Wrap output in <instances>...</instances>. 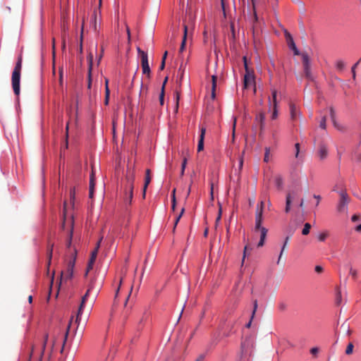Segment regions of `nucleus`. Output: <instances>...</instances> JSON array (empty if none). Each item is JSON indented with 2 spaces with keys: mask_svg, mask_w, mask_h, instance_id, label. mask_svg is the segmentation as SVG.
<instances>
[{
  "mask_svg": "<svg viewBox=\"0 0 361 361\" xmlns=\"http://www.w3.org/2000/svg\"><path fill=\"white\" fill-rule=\"evenodd\" d=\"M264 203L263 201H261L260 205L257 206L256 211V218H255V230H257L260 225L262 223V214H263V209H264Z\"/></svg>",
  "mask_w": 361,
  "mask_h": 361,
  "instance_id": "9d476101",
  "label": "nucleus"
},
{
  "mask_svg": "<svg viewBox=\"0 0 361 361\" xmlns=\"http://www.w3.org/2000/svg\"><path fill=\"white\" fill-rule=\"evenodd\" d=\"M213 190H214V185H213V183H211L210 194H211V197L212 199H213Z\"/></svg>",
  "mask_w": 361,
  "mask_h": 361,
  "instance_id": "680f3d73",
  "label": "nucleus"
},
{
  "mask_svg": "<svg viewBox=\"0 0 361 361\" xmlns=\"http://www.w3.org/2000/svg\"><path fill=\"white\" fill-rule=\"evenodd\" d=\"M47 338H48V336L46 335L45 336V338H44V343H43V349L40 352V357L38 358V361H40V360H41L42 355L43 352H44V349L45 345H46V342H47Z\"/></svg>",
  "mask_w": 361,
  "mask_h": 361,
  "instance_id": "3c124183",
  "label": "nucleus"
},
{
  "mask_svg": "<svg viewBox=\"0 0 361 361\" xmlns=\"http://www.w3.org/2000/svg\"><path fill=\"white\" fill-rule=\"evenodd\" d=\"M304 203H305L304 200L302 199L300 202L299 207H301V208H303L304 207Z\"/></svg>",
  "mask_w": 361,
  "mask_h": 361,
  "instance_id": "774afa93",
  "label": "nucleus"
},
{
  "mask_svg": "<svg viewBox=\"0 0 361 361\" xmlns=\"http://www.w3.org/2000/svg\"><path fill=\"white\" fill-rule=\"evenodd\" d=\"M330 116L334 126H336V123L335 120V111L333 107H330Z\"/></svg>",
  "mask_w": 361,
  "mask_h": 361,
  "instance_id": "37998d69",
  "label": "nucleus"
},
{
  "mask_svg": "<svg viewBox=\"0 0 361 361\" xmlns=\"http://www.w3.org/2000/svg\"><path fill=\"white\" fill-rule=\"evenodd\" d=\"M200 132H201V133L200 135V139H199L198 145H197V151L198 152H200V151L203 150V149H204V135L206 133V129L202 127L200 129Z\"/></svg>",
  "mask_w": 361,
  "mask_h": 361,
  "instance_id": "6ab92c4d",
  "label": "nucleus"
},
{
  "mask_svg": "<svg viewBox=\"0 0 361 361\" xmlns=\"http://www.w3.org/2000/svg\"><path fill=\"white\" fill-rule=\"evenodd\" d=\"M275 184L278 189L281 190L283 187V178L281 176L275 177Z\"/></svg>",
  "mask_w": 361,
  "mask_h": 361,
  "instance_id": "c756f323",
  "label": "nucleus"
},
{
  "mask_svg": "<svg viewBox=\"0 0 361 361\" xmlns=\"http://www.w3.org/2000/svg\"><path fill=\"white\" fill-rule=\"evenodd\" d=\"M95 279H92L89 284V287H88V289L86 292V293L83 295V297L82 298V300H81V302L82 303H85L87 300V298L89 296V294H90V292L94 288V282H95Z\"/></svg>",
  "mask_w": 361,
  "mask_h": 361,
  "instance_id": "5701e85b",
  "label": "nucleus"
},
{
  "mask_svg": "<svg viewBox=\"0 0 361 361\" xmlns=\"http://www.w3.org/2000/svg\"><path fill=\"white\" fill-rule=\"evenodd\" d=\"M94 175L93 171L92 172L90 175V191H89V197L90 198H93L94 196Z\"/></svg>",
  "mask_w": 361,
  "mask_h": 361,
  "instance_id": "b1692460",
  "label": "nucleus"
},
{
  "mask_svg": "<svg viewBox=\"0 0 361 361\" xmlns=\"http://www.w3.org/2000/svg\"><path fill=\"white\" fill-rule=\"evenodd\" d=\"M159 102L160 104L162 106L164 102V86L161 87V91L159 95Z\"/></svg>",
  "mask_w": 361,
  "mask_h": 361,
  "instance_id": "c03bdc74",
  "label": "nucleus"
},
{
  "mask_svg": "<svg viewBox=\"0 0 361 361\" xmlns=\"http://www.w3.org/2000/svg\"><path fill=\"white\" fill-rule=\"evenodd\" d=\"M102 240V237L99 240V241L97 243L96 247L91 253V257L89 260L87 268L86 275L87 274V272L90 271V270L92 269L93 265L94 264V262H95L97 256L98 250L99 248L100 243Z\"/></svg>",
  "mask_w": 361,
  "mask_h": 361,
  "instance_id": "6e6552de",
  "label": "nucleus"
},
{
  "mask_svg": "<svg viewBox=\"0 0 361 361\" xmlns=\"http://www.w3.org/2000/svg\"><path fill=\"white\" fill-rule=\"evenodd\" d=\"M88 60V83L87 88L90 89L92 85V63H93V56L90 53L87 56Z\"/></svg>",
  "mask_w": 361,
  "mask_h": 361,
  "instance_id": "2eb2a0df",
  "label": "nucleus"
},
{
  "mask_svg": "<svg viewBox=\"0 0 361 361\" xmlns=\"http://www.w3.org/2000/svg\"><path fill=\"white\" fill-rule=\"evenodd\" d=\"M345 67V63L343 61H338L336 62V68L337 69H338L339 71H342Z\"/></svg>",
  "mask_w": 361,
  "mask_h": 361,
  "instance_id": "a18cd8bd",
  "label": "nucleus"
},
{
  "mask_svg": "<svg viewBox=\"0 0 361 361\" xmlns=\"http://www.w3.org/2000/svg\"><path fill=\"white\" fill-rule=\"evenodd\" d=\"M216 80L217 77L216 75L212 76V97L214 99L216 97L215 91L216 87Z\"/></svg>",
  "mask_w": 361,
  "mask_h": 361,
  "instance_id": "a878e982",
  "label": "nucleus"
},
{
  "mask_svg": "<svg viewBox=\"0 0 361 361\" xmlns=\"http://www.w3.org/2000/svg\"><path fill=\"white\" fill-rule=\"evenodd\" d=\"M269 153H270V148L269 147H265V153H264V162H269Z\"/></svg>",
  "mask_w": 361,
  "mask_h": 361,
  "instance_id": "e433bc0d",
  "label": "nucleus"
},
{
  "mask_svg": "<svg viewBox=\"0 0 361 361\" xmlns=\"http://www.w3.org/2000/svg\"><path fill=\"white\" fill-rule=\"evenodd\" d=\"M286 305L284 303L279 304V309L283 311V310H286Z\"/></svg>",
  "mask_w": 361,
  "mask_h": 361,
  "instance_id": "bf43d9fd",
  "label": "nucleus"
},
{
  "mask_svg": "<svg viewBox=\"0 0 361 361\" xmlns=\"http://www.w3.org/2000/svg\"><path fill=\"white\" fill-rule=\"evenodd\" d=\"M299 194L298 190H293L290 191H288L286 195V208L285 212L286 213H288L290 210V204L293 200L295 199Z\"/></svg>",
  "mask_w": 361,
  "mask_h": 361,
  "instance_id": "0eeeda50",
  "label": "nucleus"
},
{
  "mask_svg": "<svg viewBox=\"0 0 361 361\" xmlns=\"http://www.w3.org/2000/svg\"><path fill=\"white\" fill-rule=\"evenodd\" d=\"M75 258H76V250H74V253L73 254V259H71L67 264V269L66 271H61V279L62 280H68L71 279L73 274V268L75 266Z\"/></svg>",
  "mask_w": 361,
  "mask_h": 361,
  "instance_id": "7ed1b4c3",
  "label": "nucleus"
},
{
  "mask_svg": "<svg viewBox=\"0 0 361 361\" xmlns=\"http://www.w3.org/2000/svg\"><path fill=\"white\" fill-rule=\"evenodd\" d=\"M180 99V94L178 92H176V107H175V111L177 112L178 109V102Z\"/></svg>",
  "mask_w": 361,
  "mask_h": 361,
  "instance_id": "49530a36",
  "label": "nucleus"
},
{
  "mask_svg": "<svg viewBox=\"0 0 361 361\" xmlns=\"http://www.w3.org/2000/svg\"><path fill=\"white\" fill-rule=\"evenodd\" d=\"M141 65L143 74H147L149 75L150 73V68L148 63V56L147 53L142 54Z\"/></svg>",
  "mask_w": 361,
  "mask_h": 361,
  "instance_id": "ddd939ff",
  "label": "nucleus"
},
{
  "mask_svg": "<svg viewBox=\"0 0 361 361\" xmlns=\"http://www.w3.org/2000/svg\"><path fill=\"white\" fill-rule=\"evenodd\" d=\"M175 193H176V189H173V191H172V205H171V208H172L173 211L175 210L176 205V200Z\"/></svg>",
  "mask_w": 361,
  "mask_h": 361,
  "instance_id": "f704fd0d",
  "label": "nucleus"
},
{
  "mask_svg": "<svg viewBox=\"0 0 361 361\" xmlns=\"http://www.w3.org/2000/svg\"><path fill=\"white\" fill-rule=\"evenodd\" d=\"M276 94V90H274L272 91L273 104H271L270 98L269 99V106L270 108L271 106L273 107V112L271 114V119L273 120L276 119L278 116Z\"/></svg>",
  "mask_w": 361,
  "mask_h": 361,
  "instance_id": "f8f14e48",
  "label": "nucleus"
},
{
  "mask_svg": "<svg viewBox=\"0 0 361 361\" xmlns=\"http://www.w3.org/2000/svg\"><path fill=\"white\" fill-rule=\"evenodd\" d=\"M109 95H110V90L109 89V87H106L105 88V101H104V103L106 105H107L109 104Z\"/></svg>",
  "mask_w": 361,
  "mask_h": 361,
  "instance_id": "ea45409f",
  "label": "nucleus"
},
{
  "mask_svg": "<svg viewBox=\"0 0 361 361\" xmlns=\"http://www.w3.org/2000/svg\"><path fill=\"white\" fill-rule=\"evenodd\" d=\"M59 81H60V83L62 84V82H63V73H62V71H61L60 73H59Z\"/></svg>",
  "mask_w": 361,
  "mask_h": 361,
  "instance_id": "052dcab7",
  "label": "nucleus"
},
{
  "mask_svg": "<svg viewBox=\"0 0 361 361\" xmlns=\"http://www.w3.org/2000/svg\"><path fill=\"white\" fill-rule=\"evenodd\" d=\"M150 182H151L150 170L147 169L146 172H145V184H144V187H143V194H142L144 198L145 197L147 188L148 185L150 183Z\"/></svg>",
  "mask_w": 361,
  "mask_h": 361,
  "instance_id": "4be33fe9",
  "label": "nucleus"
},
{
  "mask_svg": "<svg viewBox=\"0 0 361 361\" xmlns=\"http://www.w3.org/2000/svg\"><path fill=\"white\" fill-rule=\"evenodd\" d=\"M251 1H252V5H253L255 20L257 21V13L255 11V0H251Z\"/></svg>",
  "mask_w": 361,
  "mask_h": 361,
  "instance_id": "5fc2aeb1",
  "label": "nucleus"
},
{
  "mask_svg": "<svg viewBox=\"0 0 361 361\" xmlns=\"http://www.w3.org/2000/svg\"><path fill=\"white\" fill-rule=\"evenodd\" d=\"M318 154L320 159H324L328 155L327 147L324 143H321L319 147Z\"/></svg>",
  "mask_w": 361,
  "mask_h": 361,
  "instance_id": "aec40b11",
  "label": "nucleus"
},
{
  "mask_svg": "<svg viewBox=\"0 0 361 361\" xmlns=\"http://www.w3.org/2000/svg\"><path fill=\"white\" fill-rule=\"evenodd\" d=\"M355 231L357 232H361V224L360 225H358L357 226H356Z\"/></svg>",
  "mask_w": 361,
  "mask_h": 361,
  "instance_id": "338daca9",
  "label": "nucleus"
},
{
  "mask_svg": "<svg viewBox=\"0 0 361 361\" xmlns=\"http://www.w3.org/2000/svg\"><path fill=\"white\" fill-rule=\"evenodd\" d=\"M258 231H260V240L257 244V247H262L264 245V240H265L268 231L266 228L262 226V224L260 225V227L257 230L255 229V232H257Z\"/></svg>",
  "mask_w": 361,
  "mask_h": 361,
  "instance_id": "f3484780",
  "label": "nucleus"
},
{
  "mask_svg": "<svg viewBox=\"0 0 361 361\" xmlns=\"http://www.w3.org/2000/svg\"><path fill=\"white\" fill-rule=\"evenodd\" d=\"M102 240V237L99 240V241L97 243L96 247L91 253V257L89 260L87 268L86 275L87 274V272L90 271V270L92 269L93 265L94 264V262H95L97 256L98 250L99 248L100 243Z\"/></svg>",
  "mask_w": 361,
  "mask_h": 361,
  "instance_id": "1a4fd4ad",
  "label": "nucleus"
},
{
  "mask_svg": "<svg viewBox=\"0 0 361 361\" xmlns=\"http://www.w3.org/2000/svg\"><path fill=\"white\" fill-rule=\"evenodd\" d=\"M167 54H168V52H167V51H165V52H164V55H163V56H162V60H161V61H164V62H166V59Z\"/></svg>",
  "mask_w": 361,
  "mask_h": 361,
  "instance_id": "e2e57ef3",
  "label": "nucleus"
},
{
  "mask_svg": "<svg viewBox=\"0 0 361 361\" xmlns=\"http://www.w3.org/2000/svg\"><path fill=\"white\" fill-rule=\"evenodd\" d=\"M360 219V216L358 214H354L352 218H351V220L353 221H357V220H359Z\"/></svg>",
  "mask_w": 361,
  "mask_h": 361,
  "instance_id": "13d9d810",
  "label": "nucleus"
},
{
  "mask_svg": "<svg viewBox=\"0 0 361 361\" xmlns=\"http://www.w3.org/2000/svg\"><path fill=\"white\" fill-rule=\"evenodd\" d=\"M183 27H184V34H183V40H182V42L180 44V47L179 49L180 54H181L185 49V42H186L187 35H188V26L186 25H184Z\"/></svg>",
  "mask_w": 361,
  "mask_h": 361,
  "instance_id": "393cba45",
  "label": "nucleus"
},
{
  "mask_svg": "<svg viewBox=\"0 0 361 361\" xmlns=\"http://www.w3.org/2000/svg\"><path fill=\"white\" fill-rule=\"evenodd\" d=\"M302 64L304 67V73L305 75V77L309 80H312V76L311 73V68H310V61L309 56L307 53H302Z\"/></svg>",
  "mask_w": 361,
  "mask_h": 361,
  "instance_id": "423d86ee",
  "label": "nucleus"
},
{
  "mask_svg": "<svg viewBox=\"0 0 361 361\" xmlns=\"http://www.w3.org/2000/svg\"><path fill=\"white\" fill-rule=\"evenodd\" d=\"M253 311H252V317H251V319L250 320V322L245 325V326L247 328H250L251 326V324H252V319H253L254 316H255V314L257 311V300H255L253 302Z\"/></svg>",
  "mask_w": 361,
  "mask_h": 361,
  "instance_id": "cd10ccee",
  "label": "nucleus"
},
{
  "mask_svg": "<svg viewBox=\"0 0 361 361\" xmlns=\"http://www.w3.org/2000/svg\"><path fill=\"white\" fill-rule=\"evenodd\" d=\"M187 161H188L187 158L184 157L183 159L182 164H181L180 176H183L184 175V172H185V167H186Z\"/></svg>",
  "mask_w": 361,
  "mask_h": 361,
  "instance_id": "c9c22d12",
  "label": "nucleus"
},
{
  "mask_svg": "<svg viewBox=\"0 0 361 361\" xmlns=\"http://www.w3.org/2000/svg\"><path fill=\"white\" fill-rule=\"evenodd\" d=\"M350 274L353 276V279H356L357 276V270L354 269L353 267L350 268L349 270Z\"/></svg>",
  "mask_w": 361,
  "mask_h": 361,
  "instance_id": "de8ad7c7",
  "label": "nucleus"
},
{
  "mask_svg": "<svg viewBox=\"0 0 361 361\" xmlns=\"http://www.w3.org/2000/svg\"><path fill=\"white\" fill-rule=\"evenodd\" d=\"M285 36L288 44V47L293 51L295 55H299L300 52L298 49H297L295 44L293 41V39L290 34L287 31L285 32Z\"/></svg>",
  "mask_w": 361,
  "mask_h": 361,
  "instance_id": "4468645a",
  "label": "nucleus"
},
{
  "mask_svg": "<svg viewBox=\"0 0 361 361\" xmlns=\"http://www.w3.org/2000/svg\"><path fill=\"white\" fill-rule=\"evenodd\" d=\"M85 304V303H82V302H80V305L79 306V308H78V313H77V315H76V319H75V322L76 323H79V322L80 320V316L82 314V311H83V308H84Z\"/></svg>",
  "mask_w": 361,
  "mask_h": 361,
  "instance_id": "c85d7f7f",
  "label": "nucleus"
},
{
  "mask_svg": "<svg viewBox=\"0 0 361 361\" xmlns=\"http://www.w3.org/2000/svg\"><path fill=\"white\" fill-rule=\"evenodd\" d=\"M133 182L134 176L129 174L126 176V184L125 186V195H124V202L126 204L130 205L132 202L133 197Z\"/></svg>",
  "mask_w": 361,
  "mask_h": 361,
  "instance_id": "f03ea898",
  "label": "nucleus"
},
{
  "mask_svg": "<svg viewBox=\"0 0 361 361\" xmlns=\"http://www.w3.org/2000/svg\"><path fill=\"white\" fill-rule=\"evenodd\" d=\"M340 302H341V293L338 292L337 293V303L338 304V303H340Z\"/></svg>",
  "mask_w": 361,
  "mask_h": 361,
  "instance_id": "69168bd1",
  "label": "nucleus"
},
{
  "mask_svg": "<svg viewBox=\"0 0 361 361\" xmlns=\"http://www.w3.org/2000/svg\"><path fill=\"white\" fill-rule=\"evenodd\" d=\"M318 352H319V349H318L317 348H312L310 350V353H311L312 355H316Z\"/></svg>",
  "mask_w": 361,
  "mask_h": 361,
  "instance_id": "4d7b16f0",
  "label": "nucleus"
},
{
  "mask_svg": "<svg viewBox=\"0 0 361 361\" xmlns=\"http://www.w3.org/2000/svg\"><path fill=\"white\" fill-rule=\"evenodd\" d=\"M252 250V248L250 247V246L248 245H246L244 247V255H243V262L244 261L245 259V255L248 252H250V251Z\"/></svg>",
  "mask_w": 361,
  "mask_h": 361,
  "instance_id": "09e8293b",
  "label": "nucleus"
},
{
  "mask_svg": "<svg viewBox=\"0 0 361 361\" xmlns=\"http://www.w3.org/2000/svg\"><path fill=\"white\" fill-rule=\"evenodd\" d=\"M184 211H185V209H184V208H183V209H181V212H180V213L179 214V215L176 218V219H175V222H174V226H173V231H175L176 227V226H177V224H178V221H180V218H181L182 215H183V213H184Z\"/></svg>",
  "mask_w": 361,
  "mask_h": 361,
  "instance_id": "72a5a7b5",
  "label": "nucleus"
},
{
  "mask_svg": "<svg viewBox=\"0 0 361 361\" xmlns=\"http://www.w3.org/2000/svg\"><path fill=\"white\" fill-rule=\"evenodd\" d=\"M361 59H360L356 63L354 64V66L352 67L351 68V72H352V74H353V78L355 80V78H356V73H355V71H356V67L357 66V65L359 64V63L360 62Z\"/></svg>",
  "mask_w": 361,
  "mask_h": 361,
  "instance_id": "79ce46f5",
  "label": "nucleus"
},
{
  "mask_svg": "<svg viewBox=\"0 0 361 361\" xmlns=\"http://www.w3.org/2000/svg\"><path fill=\"white\" fill-rule=\"evenodd\" d=\"M314 269H315V271L319 274H320L323 271V268L319 265L316 266Z\"/></svg>",
  "mask_w": 361,
  "mask_h": 361,
  "instance_id": "864d4df0",
  "label": "nucleus"
},
{
  "mask_svg": "<svg viewBox=\"0 0 361 361\" xmlns=\"http://www.w3.org/2000/svg\"><path fill=\"white\" fill-rule=\"evenodd\" d=\"M326 116H322V118L319 122V127L321 128L326 129Z\"/></svg>",
  "mask_w": 361,
  "mask_h": 361,
  "instance_id": "58836bf2",
  "label": "nucleus"
},
{
  "mask_svg": "<svg viewBox=\"0 0 361 361\" xmlns=\"http://www.w3.org/2000/svg\"><path fill=\"white\" fill-rule=\"evenodd\" d=\"M71 230L69 231L68 240L66 243L67 247H70L71 245L72 238H73V220L71 218Z\"/></svg>",
  "mask_w": 361,
  "mask_h": 361,
  "instance_id": "bb28decb",
  "label": "nucleus"
},
{
  "mask_svg": "<svg viewBox=\"0 0 361 361\" xmlns=\"http://www.w3.org/2000/svg\"><path fill=\"white\" fill-rule=\"evenodd\" d=\"M294 231H295V229H293V228H288L287 232H288V235L286 236V238L285 239L284 243L283 245V247L281 248V252H280V255H279V259H278L277 264H279L281 258V256H282V255H283V252H284V250H285V249H286V246L288 245V241L290 240V238L292 236V235L293 234Z\"/></svg>",
  "mask_w": 361,
  "mask_h": 361,
  "instance_id": "dca6fc26",
  "label": "nucleus"
},
{
  "mask_svg": "<svg viewBox=\"0 0 361 361\" xmlns=\"http://www.w3.org/2000/svg\"><path fill=\"white\" fill-rule=\"evenodd\" d=\"M245 74L244 75V88L247 89L252 85H255L254 72L250 71L247 66L246 58H243Z\"/></svg>",
  "mask_w": 361,
  "mask_h": 361,
  "instance_id": "39448f33",
  "label": "nucleus"
},
{
  "mask_svg": "<svg viewBox=\"0 0 361 361\" xmlns=\"http://www.w3.org/2000/svg\"><path fill=\"white\" fill-rule=\"evenodd\" d=\"M205 358V355L204 354H201L198 356L197 359L195 361H204Z\"/></svg>",
  "mask_w": 361,
  "mask_h": 361,
  "instance_id": "6e6d98bb",
  "label": "nucleus"
},
{
  "mask_svg": "<svg viewBox=\"0 0 361 361\" xmlns=\"http://www.w3.org/2000/svg\"><path fill=\"white\" fill-rule=\"evenodd\" d=\"M290 117L291 119L295 121L297 119L298 116H300V111L298 109L295 104L290 103Z\"/></svg>",
  "mask_w": 361,
  "mask_h": 361,
  "instance_id": "412c9836",
  "label": "nucleus"
},
{
  "mask_svg": "<svg viewBox=\"0 0 361 361\" xmlns=\"http://www.w3.org/2000/svg\"><path fill=\"white\" fill-rule=\"evenodd\" d=\"M71 322H70L69 324L67 326V329H66V334H65L64 337H63V346H62V348L61 350V353H63V349H64V345H65V344H66V343L67 341L69 329L71 328Z\"/></svg>",
  "mask_w": 361,
  "mask_h": 361,
  "instance_id": "7c9ffc66",
  "label": "nucleus"
},
{
  "mask_svg": "<svg viewBox=\"0 0 361 361\" xmlns=\"http://www.w3.org/2000/svg\"><path fill=\"white\" fill-rule=\"evenodd\" d=\"M311 228V225L309 223H305L304 225V228L302 231V234L304 235H307L310 233V231Z\"/></svg>",
  "mask_w": 361,
  "mask_h": 361,
  "instance_id": "473e14b6",
  "label": "nucleus"
},
{
  "mask_svg": "<svg viewBox=\"0 0 361 361\" xmlns=\"http://www.w3.org/2000/svg\"><path fill=\"white\" fill-rule=\"evenodd\" d=\"M329 233L328 232H324V233H320L319 235H318V239L319 241H324L326 240V238H327Z\"/></svg>",
  "mask_w": 361,
  "mask_h": 361,
  "instance_id": "a19ab883",
  "label": "nucleus"
},
{
  "mask_svg": "<svg viewBox=\"0 0 361 361\" xmlns=\"http://www.w3.org/2000/svg\"><path fill=\"white\" fill-rule=\"evenodd\" d=\"M164 67H165V62L164 61H161L160 67H159V69L161 71H162V70H164Z\"/></svg>",
  "mask_w": 361,
  "mask_h": 361,
  "instance_id": "0e129e2a",
  "label": "nucleus"
},
{
  "mask_svg": "<svg viewBox=\"0 0 361 361\" xmlns=\"http://www.w3.org/2000/svg\"><path fill=\"white\" fill-rule=\"evenodd\" d=\"M98 14L100 16V11H97V9H95L94 11H93V13L92 15V18H91V27L94 30V32H97L98 30V25H99V27H100V24H101V17L99 16L98 18Z\"/></svg>",
  "mask_w": 361,
  "mask_h": 361,
  "instance_id": "9b49d317",
  "label": "nucleus"
},
{
  "mask_svg": "<svg viewBox=\"0 0 361 361\" xmlns=\"http://www.w3.org/2000/svg\"><path fill=\"white\" fill-rule=\"evenodd\" d=\"M295 150H296L295 157H298V154H299V152H300V144L299 143H296L295 145Z\"/></svg>",
  "mask_w": 361,
  "mask_h": 361,
  "instance_id": "603ef678",
  "label": "nucleus"
},
{
  "mask_svg": "<svg viewBox=\"0 0 361 361\" xmlns=\"http://www.w3.org/2000/svg\"><path fill=\"white\" fill-rule=\"evenodd\" d=\"M53 247H54V244L53 243H49L48 250H47V255H48V259H49V264H50L51 259V257H52Z\"/></svg>",
  "mask_w": 361,
  "mask_h": 361,
  "instance_id": "2f4dec72",
  "label": "nucleus"
},
{
  "mask_svg": "<svg viewBox=\"0 0 361 361\" xmlns=\"http://www.w3.org/2000/svg\"><path fill=\"white\" fill-rule=\"evenodd\" d=\"M341 190H343L342 184H336L333 188V190L336 191L338 193Z\"/></svg>",
  "mask_w": 361,
  "mask_h": 361,
  "instance_id": "8fccbe9b",
  "label": "nucleus"
},
{
  "mask_svg": "<svg viewBox=\"0 0 361 361\" xmlns=\"http://www.w3.org/2000/svg\"><path fill=\"white\" fill-rule=\"evenodd\" d=\"M22 56H20L12 73L11 82L14 94L17 96L20 94V80L22 68Z\"/></svg>",
  "mask_w": 361,
  "mask_h": 361,
  "instance_id": "f257e3e1",
  "label": "nucleus"
},
{
  "mask_svg": "<svg viewBox=\"0 0 361 361\" xmlns=\"http://www.w3.org/2000/svg\"><path fill=\"white\" fill-rule=\"evenodd\" d=\"M264 120H265V114L264 112L259 113L255 118V121L259 123V129L260 133L263 131L264 128Z\"/></svg>",
  "mask_w": 361,
  "mask_h": 361,
  "instance_id": "a211bd4d",
  "label": "nucleus"
},
{
  "mask_svg": "<svg viewBox=\"0 0 361 361\" xmlns=\"http://www.w3.org/2000/svg\"><path fill=\"white\" fill-rule=\"evenodd\" d=\"M354 345L352 343H350L346 348L345 353L347 355H350L353 353Z\"/></svg>",
  "mask_w": 361,
  "mask_h": 361,
  "instance_id": "4c0bfd02",
  "label": "nucleus"
},
{
  "mask_svg": "<svg viewBox=\"0 0 361 361\" xmlns=\"http://www.w3.org/2000/svg\"><path fill=\"white\" fill-rule=\"evenodd\" d=\"M338 194L340 200L337 205V211L340 213L346 212L347 205L350 202V197L345 190H341V191H338Z\"/></svg>",
  "mask_w": 361,
  "mask_h": 361,
  "instance_id": "20e7f679",
  "label": "nucleus"
}]
</instances>
